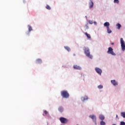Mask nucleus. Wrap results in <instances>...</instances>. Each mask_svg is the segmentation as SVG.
I'll return each mask as SVG.
<instances>
[{
    "mask_svg": "<svg viewBox=\"0 0 125 125\" xmlns=\"http://www.w3.org/2000/svg\"><path fill=\"white\" fill-rule=\"evenodd\" d=\"M84 52L87 57H88L90 59H92V55H90V51H89V48L85 47L83 48Z\"/></svg>",
    "mask_w": 125,
    "mask_h": 125,
    "instance_id": "f257e3e1",
    "label": "nucleus"
},
{
    "mask_svg": "<svg viewBox=\"0 0 125 125\" xmlns=\"http://www.w3.org/2000/svg\"><path fill=\"white\" fill-rule=\"evenodd\" d=\"M61 95L63 98H69L70 95L67 91H62L61 92Z\"/></svg>",
    "mask_w": 125,
    "mask_h": 125,
    "instance_id": "f03ea898",
    "label": "nucleus"
},
{
    "mask_svg": "<svg viewBox=\"0 0 125 125\" xmlns=\"http://www.w3.org/2000/svg\"><path fill=\"white\" fill-rule=\"evenodd\" d=\"M107 53H108V54H111V55L113 56L116 55V54L114 52V51H113V48H112V47H109L108 48V50L107 52Z\"/></svg>",
    "mask_w": 125,
    "mask_h": 125,
    "instance_id": "7ed1b4c3",
    "label": "nucleus"
},
{
    "mask_svg": "<svg viewBox=\"0 0 125 125\" xmlns=\"http://www.w3.org/2000/svg\"><path fill=\"white\" fill-rule=\"evenodd\" d=\"M120 41L121 43L122 49V50H123V51H125V41H124V39L123 38H121Z\"/></svg>",
    "mask_w": 125,
    "mask_h": 125,
    "instance_id": "20e7f679",
    "label": "nucleus"
},
{
    "mask_svg": "<svg viewBox=\"0 0 125 125\" xmlns=\"http://www.w3.org/2000/svg\"><path fill=\"white\" fill-rule=\"evenodd\" d=\"M60 121L62 124H67L68 123V119L64 117H60Z\"/></svg>",
    "mask_w": 125,
    "mask_h": 125,
    "instance_id": "39448f33",
    "label": "nucleus"
},
{
    "mask_svg": "<svg viewBox=\"0 0 125 125\" xmlns=\"http://www.w3.org/2000/svg\"><path fill=\"white\" fill-rule=\"evenodd\" d=\"M95 71L97 72V73L98 74H99V75H101V74L102 73V70H101V69H100L98 67H96L95 68Z\"/></svg>",
    "mask_w": 125,
    "mask_h": 125,
    "instance_id": "423d86ee",
    "label": "nucleus"
},
{
    "mask_svg": "<svg viewBox=\"0 0 125 125\" xmlns=\"http://www.w3.org/2000/svg\"><path fill=\"white\" fill-rule=\"evenodd\" d=\"M89 8H92L93 7V1L91 0H90L89 1Z\"/></svg>",
    "mask_w": 125,
    "mask_h": 125,
    "instance_id": "0eeeda50",
    "label": "nucleus"
},
{
    "mask_svg": "<svg viewBox=\"0 0 125 125\" xmlns=\"http://www.w3.org/2000/svg\"><path fill=\"white\" fill-rule=\"evenodd\" d=\"M73 68L75 70H82V67L78 65H74Z\"/></svg>",
    "mask_w": 125,
    "mask_h": 125,
    "instance_id": "6e6552de",
    "label": "nucleus"
},
{
    "mask_svg": "<svg viewBox=\"0 0 125 125\" xmlns=\"http://www.w3.org/2000/svg\"><path fill=\"white\" fill-rule=\"evenodd\" d=\"M89 118H91V119H92L94 122H96V116L95 115H90Z\"/></svg>",
    "mask_w": 125,
    "mask_h": 125,
    "instance_id": "1a4fd4ad",
    "label": "nucleus"
},
{
    "mask_svg": "<svg viewBox=\"0 0 125 125\" xmlns=\"http://www.w3.org/2000/svg\"><path fill=\"white\" fill-rule=\"evenodd\" d=\"M111 83H112V84L114 86L118 85V82L116 81V80H113L111 81Z\"/></svg>",
    "mask_w": 125,
    "mask_h": 125,
    "instance_id": "9d476101",
    "label": "nucleus"
},
{
    "mask_svg": "<svg viewBox=\"0 0 125 125\" xmlns=\"http://www.w3.org/2000/svg\"><path fill=\"white\" fill-rule=\"evenodd\" d=\"M42 59H38L36 61V64H41V63H42Z\"/></svg>",
    "mask_w": 125,
    "mask_h": 125,
    "instance_id": "9b49d317",
    "label": "nucleus"
},
{
    "mask_svg": "<svg viewBox=\"0 0 125 125\" xmlns=\"http://www.w3.org/2000/svg\"><path fill=\"white\" fill-rule=\"evenodd\" d=\"M104 27H106V28H108L110 26V23L109 22H106L104 23Z\"/></svg>",
    "mask_w": 125,
    "mask_h": 125,
    "instance_id": "f8f14e48",
    "label": "nucleus"
},
{
    "mask_svg": "<svg viewBox=\"0 0 125 125\" xmlns=\"http://www.w3.org/2000/svg\"><path fill=\"white\" fill-rule=\"evenodd\" d=\"M81 99L82 101H85V100H87V99H88V98L87 97V96H85L82 97Z\"/></svg>",
    "mask_w": 125,
    "mask_h": 125,
    "instance_id": "ddd939ff",
    "label": "nucleus"
},
{
    "mask_svg": "<svg viewBox=\"0 0 125 125\" xmlns=\"http://www.w3.org/2000/svg\"><path fill=\"white\" fill-rule=\"evenodd\" d=\"M58 110L59 112H61V113H62V112L64 111V108H63V107L60 106V107H59Z\"/></svg>",
    "mask_w": 125,
    "mask_h": 125,
    "instance_id": "4468645a",
    "label": "nucleus"
},
{
    "mask_svg": "<svg viewBox=\"0 0 125 125\" xmlns=\"http://www.w3.org/2000/svg\"><path fill=\"white\" fill-rule=\"evenodd\" d=\"M84 34H85V36H86L87 39H91L90 34H88L87 32H85Z\"/></svg>",
    "mask_w": 125,
    "mask_h": 125,
    "instance_id": "2eb2a0df",
    "label": "nucleus"
},
{
    "mask_svg": "<svg viewBox=\"0 0 125 125\" xmlns=\"http://www.w3.org/2000/svg\"><path fill=\"white\" fill-rule=\"evenodd\" d=\"M99 119L101 120L102 121H103V120H104L105 117L103 115H100L99 116Z\"/></svg>",
    "mask_w": 125,
    "mask_h": 125,
    "instance_id": "dca6fc26",
    "label": "nucleus"
},
{
    "mask_svg": "<svg viewBox=\"0 0 125 125\" xmlns=\"http://www.w3.org/2000/svg\"><path fill=\"white\" fill-rule=\"evenodd\" d=\"M116 26L117 27V29H119V30H120L121 29V27H122V25L120 23L117 24Z\"/></svg>",
    "mask_w": 125,
    "mask_h": 125,
    "instance_id": "f3484780",
    "label": "nucleus"
},
{
    "mask_svg": "<svg viewBox=\"0 0 125 125\" xmlns=\"http://www.w3.org/2000/svg\"><path fill=\"white\" fill-rule=\"evenodd\" d=\"M28 31L30 33V32H31V31H32L33 29L32 28V26L30 25H28Z\"/></svg>",
    "mask_w": 125,
    "mask_h": 125,
    "instance_id": "a211bd4d",
    "label": "nucleus"
},
{
    "mask_svg": "<svg viewBox=\"0 0 125 125\" xmlns=\"http://www.w3.org/2000/svg\"><path fill=\"white\" fill-rule=\"evenodd\" d=\"M121 117H123V118H125V112H121Z\"/></svg>",
    "mask_w": 125,
    "mask_h": 125,
    "instance_id": "6ab92c4d",
    "label": "nucleus"
},
{
    "mask_svg": "<svg viewBox=\"0 0 125 125\" xmlns=\"http://www.w3.org/2000/svg\"><path fill=\"white\" fill-rule=\"evenodd\" d=\"M107 31L108 34H111V33H112V30H111L109 27L107 28Z\"/></svg>",
    "mask_w": 125,
    "mask_h": 125,
    "instance_id": "aec40b11",
    "label": "nucleus"
},
{
    "mask_svg": "<svg viewBox=\"0 0 125 125\" xmlns=\"http://www.w3.org/2000/svg\"><path fill=\"white\" fill-rule=\"evenodd\" d=\"M64 48L67 50V51H70V50H71V49H70V47H68V46H64Z\"/></svg>",
    "mask_w": 125,
    "mask_h": 125,
    "instance_id": "412c9836",
    "label": "nucleus"
},
{
    "mask_svg": "<svg viewBox=\"0 0 125 125\" xmlns=\"http://www.w3.org/2000/svg\"><path fill=\"white\" fill-rule=\"evenodd\" d=\"M46 9H48V10H50V9H51V8L48 5H46Z\"/></svg>",
    "mask_w": 125,
    "mask_h": 125,
    "instance_id": "4be33fe9",
    "label": "nucleus"
},
{
    "mask_svg": "<svg viewBox=\"0 0 125 125\" xmlns=\"http://www.w3.org/2000/svg\"><path fill=\"white\" fill-rule=\"evenodd\" d=\"M100 125H106V123H105V122L102 121L100 122Z\"/></svg>",
    "mask_w": 125,
    "mask_h": 125,
    "instance_id": "5701e85b",
    "label": "nucleus"
},
{
    "mask_svg": "<svg viewBox=\"0 0 125 125\" xmlns=\"http://www.w3.org/2000/svg\"><path fill=\"white\" fill-rule=\"evenodd\" d=\"M98 88H99V89L103 88V85H99V86H98Z\"/></svg>",
    "mask_w": 125,
    "mask_h": 125,
    "instance_id": "b1692460",
    "label": "nucleus"
},
{
    "mask_svg": "<svg viewBox=\"0 0 125 125\" xmlns=\"http://www.w3.org/2000/svg\"><path fill=\"white\" fill-rule=\"evenodd\" d=\"M114 3H119V2H120V1H119V0H114Z\"/></svg>",
    "mask_w": 125,
    "mask_h": 125,
    "instance_id": "393cba45",
    "label": "nucleus"
},
{
    "mask_svg": "<svg viewBox=\"0 0 125 125\" xmlns=\"http://www.w3.org/2000/svg\"><path fill=\"white\" fill-rule=\"evenodd\" d=\"M120 125H125V122H121Z\"/></svg>",
    "mask_w": 125,
    "mask_h": 125,
    "instance_id": "a878e982",
    "label": "nucleus"
},
{
    "mask_svg": "<svg viewBox=\"0 0 125 125\" xmlns=\"http://www.w3.org/2000/svg\"><path fill=\"white\" fill-rule=\"evenodd\" d=\"M44 113L45 115H47V114H48V112L46 110H44Z\"/></svg>",
    "mask_w": 125,
    "mask_h": 125,
    "instance_id": "bb28decb",
    "label": "nucleus"
},
{
    "mask_svg": "<svg viewBox=\"0 0 125 125\" xmlns=\"http://www.w3.org/2000/svg\"><path fill=\"white\" fill-rule=\"evenodd\" d=\"M89 24H93V21H89Z\"/></svg>",
    "mask_w": 125,
    "mask_h": 125,
    "instance_id": "cd10ccee",
    "label": "nucleus"
},
{
    "mask_svg": "<svg viewBox=\"0 0 125 125\" xmlns=\"http://www.w3.org/2000/svg\"><path fill=\"white\" fill-rule=\"evenodd\" d=\"M94 24H97L96 21L94 22Z\"/></svg>",
    "mask_w": 125,
    "mask_h": 125,
    "instance_id": "c85d7f7f",
    "label": "nucleus"
},
{
    "mask_svg": "<svg viewBox=\"0 0 125 125\" xmlns=\"http://www.w3.org/2000/svg\"><path fill=\"white\" fill-rule=\"evenodd\" d=\"M111 44H112V45H114V43H111Z\"/></svg>",
    "mask_w": 125,
    "mask_h": 125,
    "instance_id": "c756f323",
    "label": "nucleus"
},
{
    "mask_svg": "<svg viewBox=\"0 0 125 125\" xmlns=\"http://www.w3.org/2000/svg\"><path fill=\"white\" fill-rule=\"evenodd\" d=\"M116 118H118V115H116Z\"/></svg>",
    "mask_w": 125,
    "mask_h": 125,
    "instance_id": "7c9ffc66",
    "label": "nucleus"
}]
</instances>
